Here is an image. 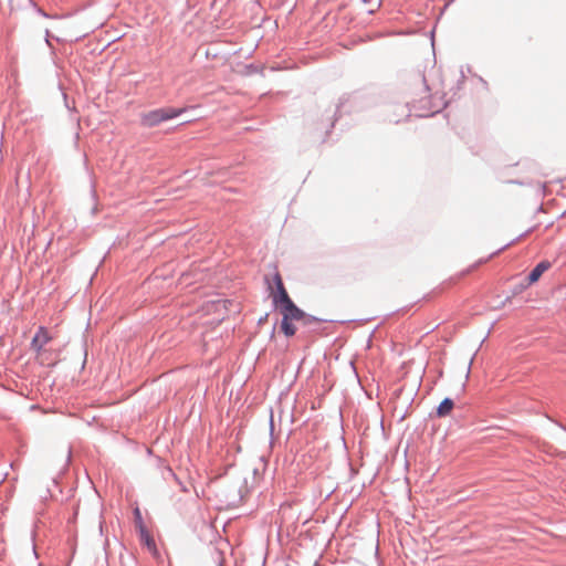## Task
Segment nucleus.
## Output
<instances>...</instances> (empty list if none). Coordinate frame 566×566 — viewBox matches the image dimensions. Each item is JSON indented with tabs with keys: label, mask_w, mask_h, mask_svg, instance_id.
<instances>
[{
	"label": "nucleus",
	"mask_w": 566,
	"mask_h": 566,
	"mask_svg": "<svg viewBox=\"0 0 566 566\" xmlns=\"http://www.w3.org/2000/svg\"><path fill=\"white\" fill-rule=\"evenodd\" d=\"M53 336L44 326H40L34 334L30 348L35 360L45 367H52L60 360V350L52 345Z\"/></svg>",
	"instance_id": "f257e3e1"
},
{
	"label": "nucleus",
	"mask_w": 566,
	"mask_h": 566,
	"mask_svg": "<svg viewBox=\"0 0 566 566\" xmlns=\"http://www.w3.org/2000/svg\"><path fill=\"white\" fill-rule=\"evenodd\" d=\"M276 307L279 308L282 315L281 329L287 337L295 335V323L306 325L312 321L293 302L277 305Z\"/></svg>",
	"instance_id": "f03ea898"
},
{
	"label": "nucleus",
	"mask_w": 566,
	"mask_h": 566,
	"mask_svg": "<svg viewBox=\"0 0 566 566\" xmlns=\"http://www.w3.org/2000/svg\"><path fill=\"white\" fill-rule=\"evenodd\" d=\"M184 111L179 108L165 107L142 114L140 124L144 127H155L159 124L179 116Z\"/></svg>",
	"instance_id": "7ed1b4c3"
},
{
	"label": "nucleus",
	"mask_w": 566,
	"mask_h": 566,
	"mask_svg": "<svg viewBox=\"0 0 566 566\" xmlns=\"http://www.w3.org/2000/svg\"><path fill=\"white\" fill-rule=\"evenodd\" d=\"M273 282L275 284V291L271 286H270V289H271V296H272L274 305L277 306V305L293 302L284 287V284H283L280 273L276 272L274 274Z\"/></svg>",
	"instance_id": "20e7f679"
},
{
	"label": "nucleus",
	"mask_w": 566,
	"mask_h": 566,
	"mask_svg": "<svg viewBox=\"0 0 566 566\" xmlns=\"http://www.w3.org/2000/svg\"><path fill=\"white\" fill-rule=\"evenodd\" d=\"M138 533H139V538H140L142 544H144L147 547V549L153 554L154 557L158 558L159 552L156 546L155 539L151 536V534L149 533V531L146 527L140 526V530H138Z\"/></svg>",
	"instance_id": "39448f33"
},
{
	"label": "nucleus",
	"mask_w": 566,
	"mask_h": 566,
	"mask_svg": "<svg viewBox=\"0 0 566 566\" xmlns=\"http://www.w3.org/2000/svg\"><path fill=\"white\" fill-rule=\"evenodd\" d=\"M551 268V263L548 261L539 262L530 273L527 281L528 284H533L539 280L544 272H546Z\"/></svg>",
	"instance_id": "423d86ee"
},
{
	"label": "nucleus",
	"mask_w": 566,
	"mask_h": 566,
	"mask_svg": "<svg viewBox=\"0 0 566 566\" xmlns=\"http://www.w3.org/2000/svg\"><path fill=\"white\" fill-rule=\"evenodd\" d=\"M453 406H454V403L450 398L443 399L437 408V416L438 417L448 416L452 411Z\"/></svg>",
	"instance_id": "0eeeda50"
},
{
	"label": "nucleus",
	"mask_w": 566,
	"mask_h": 566,
	"mask_svg": "<svg viewBox=\"0 0 566 566\" xmlns=\"http://www.w3.org/2000/svg\"><path fill=\"white\" fill-rule=\"evenodd\" d=\"M134 515H135V523H136L137 530H140V526L146 527L143 522L140 510L138 507L135 509Z\"/></svg>",
	"instance_id": "6e6552de"
}]
</instances>
